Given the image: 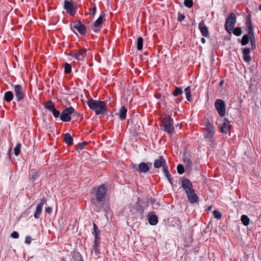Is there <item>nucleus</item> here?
I'll use <instances>...</instances> for the list:
<instances>
[{
    "instance_id": "obj_25",
    "label": "nucleus",
    "mask_w": 261,
    "mask_h": 261,
    "mask_svg": "<svg viewBox=\"0 0 261 261\" xmlns=\"http://www.w3.org/2000/svg\"><path fill=\"white\" fill-rule=\"evenodd\" d=\"M249 38H250V35L249 34L244 35L241 42L242 45H245L248 44L249 41Z\"/></svg>"
},
{
    "instance_id": "obj_50",
    "label": "nucleus",
    "mask_w": 261,
    "mask_h": 261,
    "mask_svg": "<svg viewBox=\"0 0 261 261\" xmlns=\"http://www.w3.org/2000/svg\"><path fill=\"white\" fill-rule=\"evenodd\" d=\"M201 41L202 43H205V39L204 38H202L201 39Z\"/></svg>"
},
{
    "instance_id": "obj_27",
    "label": "nucleus",
    "mask_w": 261,
    "mask_h": 261,
    "mask_svg": "<svg viewBox=\"0 0 261 261\" xmlns=\"http://www.w3.org/2000/svg\"><path fill=\"white\" fill-rule=\"evenodd\" d=\"M241 220L245 226H248L249 224L250 219L246 215H242Z\"/></svg>"
},
{
    "instance_id": "obj_31",
    "label": "nucleus",
    "mask_w": 261,
    "mask_h": 261,
    "mask_svg": "<svg viewBox=\"0 0 261 261\" xmlns=\"http://www.w3.org/2000/svg\"><path fill=\"white\" fill-rule=\"evenodd\" d=\"M45 108L51 111L55 109V106L51 101H47L45 103Z\"/></svg>"
},
{
    "instance_id": "obj_1",
    "label": "nucleus",
    "mask_w": 261,
    "mask_h": 261,
    "mask_svg": "<svg viewBox=\"0 0 261 261\" xmlns=\"http://www.w3.org/2000/svg\"><path fill=\"white\" fill-rule=\"evenodd\" d=\"M181 187L185 190L189 201L194 203L198 201V197L195 193L193 188V185L191 181L188 179H184L181 181Z\"/></svg>"
},
{
    "instance_id": "obj_15",
    "label": "nucleus",
    "mask_w": 261,
    "mask_h": 261,
    "mask_svg": "<svg viewBox=\"0 0 261 261\" xmlns=\"http://www.w3.org/2000/svg\"><path fill=\"white\" fill-rule=\"evenodd\" d=\"M164 131L169 134H171L174 130V127L170 120H166L163 122Z\"/></svg>"
},
{
    "instance_id": "obj_34",
    "label": "nucleus",
    "mask_w": 261,
    "mask_h": 261,
    "mask_svg": "<svg viewBox=\"0 0 261 261\" xmlns=\"http://www.w3.org/2000/svg\"><path fill=\"white\" fill-rule=\"evenodd\" d=\"M93 229H94V239H98V235L99 233V231L95 223H93Z\"/></svg>"
},
{
    "instance_id": "obj_52",
    "label": "nucleus",
    "mask_w": 261,
    "mask_h": 261,
    "mask_svg": "<svg viewBox=\"0 0 261 261\" xmlns=\"http://www.w3.org/2000/svg\"><path fill=\"white\" fill-rule=\"evenodd\" d=\"M185 162H187V163H189L190 162L189 159H185Z\"/></svg>"
},
{
    "instance_id": "obj_9",
    "label": "nucleus",
    "mask_w": 261,
    "mask_h": 261,
    "mask_svg": "<svg viewBox=\"0 0 261 261\" xmlns=\"http://www.w3.org/2000/svg\"><path fill=\"white\" fill-rule=\"evenodd\" d=\"M247 25L248 27V32L250 35V41L252 45V47L253 48L255 47V39L254 34L253 28L251 24L250 20H249L247 22Z\"/></svg>"
},
{
    "instance_id": "obj_51",
    "label": "nucleus",
    "mask_w": 261,
    "mask_h": 261,
    "mask_svg": "<svg viewBox=\"0 0 261 261\" xmlns=\"http://www.w3.org/2000/svg\"><path fill=\"white\" fill-rule=\"evenodd\" d=\"M224 84V81H221L220 82V86H222Z\"/></svg>"
},
{
    "instance_id": "obj_29",
    "label": "nucleus",
    "mask_w": 261,
    "mask_h": 261,
    "mask_svg": "<svg viewBox=\"0 0 261 261\" xmlns=\"http://www.w3.org/2000/svg\"><path fill=\"white\" fill-rule=\"evenodd\" d=\"M143 40L142 37H139L137 42V47L138 50H141L143 47Z\"/></svg>"
},
{
    "instance_id": "obj_33",
    "label": "nucleus",
    "mask_w": 261,
    "mask_h": 261,
    "mask_svg": "<svg viewBox=\"0 0 261 261\" xmlns=\"http://www.w3.org/2000/svg\"><path fill=\"white\" fill-rule=\"evenodd\" d=\"M232 32L236 36H240L242 34V30L241 28L237 27L232 30Z\"/></svg>"
},
{
    "instance_id": "obj_2",
    "label": "nucleus",
    "mask_w": 261,
    "mask_h": 261,
    "mask_svg": "<svg viewBox=\"0 0 261 261\" xmlns=\"http://www.w3.org/2000/svg\"><path fill=\"white\" fill-rule=\"evenodd\" d=\"M87 105L96 115H103L107 111L106 103L103 101L90 99L87 102Z\"/></svg>"
},
{
    "instance_id": "obj_8",
    "label": "nucleus",
    "mask_w": 261,
    "mask_h": 261,
    "mask_svg": "<svg viewBox=\"0 0 261 261\" xmlns=\"http://www.w3.org/2000/svg\"><path fill=\"white\" fill-rule=\"evenodd\" d=\"M64 8L71 15H73L76 12V5L72 2L65 1Z\"/></svg>"
},
{
    "instance_id": "obj_54",
    "label": "nucleus",
    "mask_w": 261,
    "mask_h": 261,
    "mask_svg": "<svg viewBox=\"0 0 261 261\" xmlns=\"http://www.w3.org/2000/svg\"><path fill=\"white\" fill-rule=\"evenodd\" d=\"M259 10H261V4L260 5V6H259Z\"/></svg>"
},
{
    "instance_id": "obj_22",
    "label": "nucleus",
    "mask_w": 261,
    "mask_h": 261,
    "mask_svg": "<svg viewBox=\"0 0 261 261\" xmlns=\"http://www.w3.org/2000/svg\"><path fill=\"white\" fill-rule=\"evenodd\" d=\"M14 98V95L11 91H7L4 94V99L7 102H10Z\"/></svg>"
},
{
    "instance_id": "obj_12",
    "label": "nucleus",
    "mask_w": 261,
    "mask_h": 261,
    "mask_svg": "<svg viewBox=\"0 0 261 261\" xmlns=\"http://www.w3.org/2000/svg\"><path fill=\"white\" fill-rule=\"evenodd\" d=\"M153 166L155 168L157 169L162 167L163 170L165 167H168L166 163V161L161 156H159L158 159L154 161Z\"/></svg>"
},
{
    "instance_id": "obj_14",
    "label": "nucleus",
    "mask_w": 261,
    "mask_h": 261,
    "mask_svg": "<svg viewBox=\"0 0 261 261\" xmlns=\"http://www.w3.org/2000/svg\"><path fill=\"white\" fill-rule=\"evenodd\" d=\"M73 27L81 35H83L86 33V26L82 24L81 21L75 22L74 23Z\"/></svg>"
},
{
    "instance_id": "obj_7",
    "label": "nucleus",
    "mask_w": 261,
    "mask_h": 261,
    "mask_svg": "<svg viewBox=\"0 0 261 261\" xmlns=\"http://www.w3.org/2000/svg\"><path fill=\"white\" fill-rule=\"evenodd\" d=\"M215 107L220 116L223 117L225 115V104L223 100L217 99L215 102Z\"/></svg>"
},
{
    "instance_id": "obj_17",
    "label": "nucleus",
    "mask_w": 261,
    "mask_h": 261,
    "mask_svg": "<svg viewBox=\"0 0 261 261\" xmlns=\"http://www.w3.org/2000/svg\"><path fill=\"white\" fill-rule=\"evenodd\" d=\"M199 29L203 36L206 37L208 36L209 33L208 29L207 27L205 25L204 21H201L199 24Z\"/></svg>"
},
{
    "instance_id": "obj_43",
    "label": "nucleus",
    "mask_w": 261,
    "mask_h": 261,
    "mask_svg": "<svg viewBox=\"0 0 261 261\" xmlns=\"http://www.w3.org/2000/svg\"><path fill=\"white\" fill-rule=\"evenodd\" d=\"M96 10V7L95 4H93V7L90 10V14L94 15Z\"/></svg>"
},
{
    "instance_id": "obj_36",
    "label": "nucleus",
    "mask_w": 261,
    "mask_h": 261,
    "mask_svg": "<svg viewBox=\"0 0 261 261\" xmlns=\"http://www.w3.org/2000/svg\"><path fill=\"white\" fill-rule=\"evenodd\" d=\"M193 4V3L192 0H185L184 2V5L189 8H190L192 7Z\"/></svg>"
},
{
    "instance_id": "obj_30",
    "label": "nucleus",
    "mask_w": 261,
    "mask_h": 261,
    "mask_svg": "<svg viewBox=\"0 0 261 261\" xmlns=\"http://www.w3.org/2000/svg\"><path fill=\"white\" fill-rule=\"evenodd\" d=\"M98 239H94V245L93 247L92 251H93L96 255H97L99 253L98 251Z\"/></svg>"
},
{
    "instance_id": "obj_42",
    "label": "nucleus",
    "mask_w": 261,
    "mask_h": 261,
    "mask_svg": "<svg viewBox=\"0 0 261 261\" xmlns=\"http://www.w3.org/2000/svg\"><path fill=\"white\" fill-rule=\"evenodd\" d=\"M51 112L53 113V114L55 118H58L60 116L59 111L55 108L51 111Z\"/></svg>"
},
{
    "instance_id": "obj_55",
    "label": "nucleus",
    "mask_w": 261,
    "mask_h": 261,
    "mask_svg": "<svg viewBox=\"0 0 261 261\" xmlns=\"http://www.w3.org/2000/svg\"><path fill=\"white\" fill-rule=\"evenodd\" d=\"M61 261H65V260H61Z\"/></svg>"
},
{
    "instance_id": "obj_39",
    "label": "nucleus",
    "mask_w": 261,
    "mask_h": 261,
    "mask_svg": "<svg viewBox=\"0 0 261 261\" xmlns=\"http://www.w3.org/2000/svg\"><path fill=\"white\" fill-rule=\"evenodd\" d=\"M213 215L214 217L217 219H220L222 217V215L221 213L217 210H215L214 211Z\"/></svg>"
},
{
    "instance_id": "obj_11",
    "label": "nucleus",
    "mask_w": 261,
    "mask_h": 261,
    "mask_svg": "<svg viewBox=\"0 0 261 261\" xmlns=\"http://www.w3.org/2000/svg\"><path fill=\"white\" fill-rule=\"evenodd\" d=\"M106 190L104 185L98 187L96 191V199L98 201L100 202L103 200Z\"/></svg>"
},
{
    "instance_id": "obj_38",
    "label": "nucleus",
    "mask_w": 261,
    "mask_h": 261,
    "mask_svg": "<svg viewBox=\"0 0 261 261\" xmlns=\"http://www.w3.org/2000/svg\"><path fill=\"white\" fill-rule=\"evenodd\" d=\"M71 65L68 63H65L64 65V71L65 73H68L71 72Z\"/></svg>"
},
{
    "instance_id": "obj_4",
    "label": "nucleus",
    "mask_w": 261,
    "mask_h": 261,
    "mask_svg": "<svg viewBox=\"0 0 261 261\" xmlns=\"http://www.w3.org/2000/svg\"><path fill=\"white\" fill-rule=\"evenodd\" d=\"M77 113L72 107L64 109L60 115V119L64 122H69L71 119V116H74Z\"/></svg>"
},
{
    "instance_id": "obj_37",
    "label": "nucleus",
    "mask_w": 261,
    "mask_h": 261,
    "mask_svg": "<svg viewBox=\"0 0 261 261\" xmlns=\"http://www.w3.org/2000/svg\"><path fill=\"white\" fill-rule=\"evenodd\" d=\"M21 144H17L15 147L14 148V153L15 155L17 156L19 155L20 151Z\"/></svg>"
},
{
    "instance_id": "obj_3",
    "label": "nucleus",
    "mask_w": 261,
    "mask_h": 261,
    "mask_svg": "<svg viewBox=\"0 0 261 261\" xmlns=\"http://www.w3.org/2000/svg\"><path fill=\"white\" fill-rule=\"evenodd\" d=\"M237 22V18L236 14L234 13H231L226 18L225 23V29L229 34L232 33L233 29Z\"/></svg>"
},
{
    "instance_id": "obj_45",
    "label": "nucleus",
    "mask_w": 261,
    "mask_h": 261,
    "mask_svg": "<svg viewBox=\"0 0 261 261\" xmlns=\"http://www.w3.org/2000/svg\"><path fill=\"white\" fill-rule=\"evenodd\" d=\"M11 237L14 239H17L19 237V234L16 231H14L11 234Z\"/></svg>"
},
{
    "instance_id": "obj_47",
    "label": "nucleus",
    "mask_w": 261,
    "mask_h": 261,
    "mask_svg": "<svg viewBox=\"0 0 261 261\" xmlns=\"http://www.w3.org/2000/svg\"><path fill=\"white\" fill-rule=\"evenodd\" d=\"M185 19V16L182 14H179L177 19L179 21H182Z\"/></svg>"
},
{
    "instance_id": "obj_19",
    "label": "nucleus",
    "mask_w": 261,
    "mask_h": 261,
    "mask_svg": "<svg viewBox=\"0 0 261 261\" xmlns=\"http://www.w3.org/2000/svg\"><path fill=\"white\" fill-rule=\"evenodd\" d=\"M105 16V14L104 13H101L99 16V17L98 18V19L94 22L93 23V29L94 31H98V30H96V28L99 27L103 21V18Z\"/></svg>"
},
{
    "instance_id": "obj_35",
    "label": "nucleus",
    "mask_w": 261,
    "mask_h": 261,
    "mask_svg": "<svg viewBox=\"0 0 261 261\" xmlns=\"http://www.w3.org/2000/svg\"><path fill=\"white\" fill-rule=\"evenodd\" d=\"M46 202V199L43 197L40 200V202L38 204L36 208H38L41 210L42 209L43 205Z\"/></svg>"
},
{
    "instance_id": "obj_48",
    "label": "nucleus",
    "mask_w": 261,
    "mask_h": 261,
    "mask_svg": "<svg viewBox=\"0 0 261 261\" xmlns=\"http://www.w3.org/2000/svg\"><path fill=\"white\" fill-rule=\"evenodd\" d=\"M93 204L95 205V208H94V210L96 211V212H99L100 211V207H99L97 203L95 202H93Z\"/></svg>"
},
{
    "instance_id": "obj_10",
    "label": "nucleus",
    "mask_w": 261,
    "mask_h": 261,
    "mask_svg": "<svg viewBox=\"0 0 261 261\" xmlns=\"http://www.w3.org/2000/svg\"><path fill=\"white\" fill-rule=\"evenodd\" d=\"M87 51L86 49H81L76 53H72L71 55L79 61H83L87 55Z\"/></svg>"
},
{
    "instance_id": "obj_6",
    "label": "nucleus",
    "mask_w": 261,
    "mask_h": 261,
    "mask_svg": "<svg viewBox=\"0 0 261 261\" xmlns=\"http://www.w3.org/2000/svg\"><path fill=\"white\" fill-rule=\"evenodd\" d=\"M14 91L17 101H20L24 98L25 96V90L21 85H15Z\"/></svg>"
},
{
    "instance_id": "obj_13",
    "label": "nucleus",
    "mask_w": 261,
    "mask_h": 261,
    "mask_svg": "<svg viewBox=\"0 0 261 261\" xmlns=\"http://www.w3.org/2000/svg\"><path fill=\"white\" fill-rule=\"evenodd\" d=\"M151 166L152 163L150 162L147 163L142 162L139 164L138 169L141 173H146L149 171Z\"/></svg>"
},
{
    "instance_id": "obj_20",
    "label": "nucleus",
    "mask_w": 261,
    "mask_h": 261,
    "mask_svg": "<svg viewBox=\"0 0 261 261\" xmlns=\"http://www.w3.org/2000/svg\"><path fill=\"white\" fill-rule=\"evenodd\" d=\"M250 53V49L249 48H245L243 50L244 60L245 62L248 63L251 61Z\"/></svg>"
},
{
    "instance_id": "obj_26",
    "label": "nucleus",
    "mask_w": 261,
    "mask_h": 261,
    "mask_svg": "<svg viewBox=\"0 0 261 261\" xmlns=\"http://www.w3.org/2000/svg\"><path fill=\"white\" fill-rule=\"evenodd\" d=\"M185 92L186 94V99H187L188 101H190L192 99L190 87H187L185 89Z\"/></svg>"
},
{
    "instance_id": "obj_23",
    "label": "nucleus",
    "mask_w": 261,
    "mask_h": 261,
    "mask_svg": "<svg viewBox=\"0 0 261 261\" xmlns=\"http://www.w3.org/2000/svg\"><path fill=\"white\" fill-rule=\"evenodd\" d=\"M64 141L66 144L68 145H70L72 144L73 138L69 133H66L65 135Z\"/></svg>"
},
{
    "instance_id": "obj_32",
    "label": "nucleus",
    "mask_w": 261,
    "mask_h": 261,
    "mask_svg": "<svg viewBox=\"0 0 261 261\" xmlns=\"http://www.w3.org/2000/svg\"><path fill=\"white\" fill-rule=\"evenodd\" d=\"M182 93V90L181 87H176L172 94L174 96H177Z\"/></svg>"
},
{
    "instance_id": "obj_21",
    "label": "nucleus",
    "mask_w": 261,
    "mask_h": 261,
    "mask_svg": "<svg viewBox=\"0 0 261 261\" xmlns=\"http://www.w3.org/2000/svg\"><path fill=\"white\" fill-rule=\"evenodd\" d=\"M127 109L124 107H122L118 113L119 118L121 120H124L126 117Z\"/></svg>"
},
{
    "instance_id": "obj_41",
    "label": "nucleus",
    "mask_w": 261,
    "mask_h": 261,
    "mask_svg": "<svg viewBox=\"0 0 261 261\" xmlns=\"http://www.w3.org/2000/svg\"><path fill=\"white\" fill-rule=\"evenodd\" d=\"M41 211H42V210H41L38 208H36V210L35 214H34V217L36 219H38L40 217L41 213Z\"/></svg>"
},
{
    "instance_id": "obj_5",
    "label": "nucleus",
    "mask_w": 261,
    "mask_h": 261,
    "mask_svg": "<svg viewBox=\"0 0 261 261\" xmlns=\"http://www.w3.org/2000/svg\"><path fill=\"white\" fill-rule=\"evenodd\" d=\"M205 133L204 136L210 141H212L213 138L215 128L213 124L208 120L206 121L205 124Z\"/></svg>"
},
{
    "instance_id": "obj_53",
    "label": "nucleus",
    "mask_w": 261,
    "mask_h": 261,
    "mask_svg": "<svg viewBox=\"0 0 261 261\" xmlns=\"http://www.w3.org/2000/svg\"><path fill=\"white\" fill-rule=\"evenodd\" d=\"M212 208V206H210L208 208H207V210L208 211H211Z\"/></svg>"
},
{
    "instance_id": "obj_24",
    "label": "nucleus",
    "mask_w": 261,
    "mask_h": 261,
    "mask_svg": "<svg viewBox=\"0 0 261 261\" xmlns=\"http://www.w3.org/2000/svg\"><path fill=\"white\" fill-rule=\"evenodd\" d=\"M163 172L164 173L165 176L168 179V180L169 181V182L171 185H172V179H171V175L170 173H169V172L168 171V167H165L164 168V169H163Z\"/></svg>"
},
{
    "instance_id": "obj_16",
    "label": "nucleus",
    "mask_w": 261,
    "mask_h": 261,
    "mask_svg": "<svg viewBox=\"0 0 261 261\" xmlns=\"http://www.w3.org/2000/svg\"><path fill=\"white\" fill-rule=\"evenodd\" d=\"M149 223L151 225H155L158 222L157 216L153 212H149L147 215Z\"/></svg>"
},
{
    "instance_id": "obj_49",
    "label": "nucleus",
    "mask_w": 261,
    "mask_h": 261,
    "mask_svg": "<svg viewBox=\"0 0 261 261\" xmlns=\"http://www.w3.org/2000/svg\"><path fill=\"white\" fill-rule=\"evenodd\" d=\"M45 211L47 213L50 214L52 212V208L51 207H47L46 208Z\"/></svg>"
},
{
    "instance_id": "obj_46",
    "label": "nucleus",
    "mask_w": 261,
    "mask_h": 261,
    "mask_svg": "<svg viewBox=\"0 0 261 261\" xmlns=\"http://www.w3.org/2000/svg\"><path fill=\"white\" fill-rule=\"evenodd\" d=\"M85 145H86V143H85V142L80 143L78 145L77 148L80 150L83 149L84 148Z\"/></svg>"
},
{
    "instance_id": "obj_18",
    "label": "nucleus",
    "mask_w": 261,
    "mask_h": 261,
    "mask_svg": "<svg viewBox=\"0 0 261 261\" xmlns=\"http://www.w3.org/2000/svg\"><path fill=\"white\" fill-rule=\"evenodd\" d=\"M229 123L230 122L228 120L225 119L224 120L223 123L220 125L221 132L226 133L229 130L230 127Z\"/></svg>"
},
{
    "instance_id": "obj_40",
    "label": "nucleus",
    "mask_w": 261,
    "mask_h": 261,
    "mask_svg": "<svg viewBox=\"0 0 261 261\" xmlns=\"http://www.w3.org/2000/svg\"><path fill=\"white\" fill-rule=\"evenodd\" d=\"M177 170L179 174H182L184 171V168L182 165H178L177 167Z\"/></svg>"
},
{
    "instance_id": "obj_44",
    "label": "nucleus",
    "mask_w": 261,
    "mask_h": 261,
    "mask_svg": "<svg viewBox=\"0 0 261 261\" xmlns=\"http://www.w3.org/2000/svg\"><path fill=\"white\" fill-rule=\"evenodd\" d=\"M32 239L30 236H26L25 238V243L30 245L31 243Z\"/></svg>"
},
{
    "instance_id": "obj_28",
    "label": "nucleus",
    "mask_w": 261,
    "mask_h": 261,
    "mask_svg": "<svg viewBox=\"0 0 261 261\" xmlns=\"http://www.w3.org/2000/svg\"><path fill=\"white\" fill-rule=\"evenodd\" d=\"M30 174L31 175V180L32 182H34L39 176L38 173L34 170L31 171Z\"/></svg>"
}]
</instances>
